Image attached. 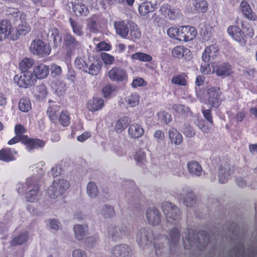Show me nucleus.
<instances>
[{"label": "nucleus", "mask_w": 257, "mask_h": 257, "mask_svg": "<svg viewBox=\"0 0 257 257\" xmlns=\"http://www.w3.org/2000/svg\"><path fill=\"white\" fill-rule=\"evenodd\" d=\"M114 27L117 35L121 37L125 38L128 33L127 24L124 21H118L114 23Z\"/></svg>", "instance_id": "obj_30"}, {"label": "nucleus", "mask_w": 257, "mask_h": 257, "mask_svg": "<svg viewBox=\"0 0 257 257\" xmlns=\"http://www.w3.org/2000/svg\"><path fill=\"white\" fill-rule=\"evenodd\" d=\"M12 25L11 22L7 20L0 22V41H3L10 37L12 39Z\"/></svg>", "instance_id": "obj_21"}, {"label": "nucleus", "mask_w": 257, "mask_h": 257, "mask_svg": "<svg viewBox=\"0 0 257 257\" xmlns=\"http://www.w3.org/2000/svg\"><path fill=\"white\" fill-rule=\"evenodd\" d=\"M189 173L193 176H200L202 173V169L199 164L195 161L189 162L187 164Z\"/></svg>", "instance_id": "obj_33"}, {"label": "nucleus", "mask_w": 257, "mask_h": 257, "mask_svg": "<svg viewBox=\"0 0 257 257\" xmlns=\"http://www.w3.org/2000/svg\"><path fill=\"white\" fill-rule=\"evenodd\" d=\"M69 22L73 32L78 36L83 35V26L78 22H75L72 18L69 19Z\"/></svg>", "instance_id": "obj_45"}, {"label": "nucleus", "mask_w": 257, "mask_h": 257, "mask_svg": "<svg viewBox=\"0 0 257 257\" xmlns=\"http://www.w3.org/2000/svg\"><path fill=\"white\" fill-rule=\"evenodd\" d=\"M59 111V108L57 105L50 106L48 108L47 114L51 120L55 121L57 119Z\"/></svg>", "instance_id": "obj_50"}, {"label": "nucleus", "mask_w": 257, "mask_h": 257, "mask_svg": "<svg viewBox=\"0 0 257 257\" xmlns=\"http://www.w3.org/2000/svg\"><path fill=\"white\" fill-rule=\"evenodd\" d=\"M127 232L126 227L124 225H115L110 224L108 226L107 233L108 237L116 240L124 235Z\"/></svg>", "instance_id": "obj_11"}, {"label": "nucleus", "mask_w": 257, "mask_h": 257, "mask_svg": "<svg viewBox=\"0 0 257 257\" xmlns=\"http://www.w3.org/2000/svg\"><path fill=\"white\" fill-rule=\"evenodd\" d=\"M14 81L20 87L27 88L34 85L36 81L33 73L31 71L22 72L20 75H15Z\"/></svg>", "instance_id": "obj_8"}, {"label": "nucleus", "mask_w": 257, "mask_h": 257, "mask_svg": "<svg viewBox=\"0 0 257 257\" xmlns=\"http://www.w3.org/2000/svg\"><path fill=\"white\" fill-rule=\"evenodd\" d=\"M130 36L133 41L139 39L141 37V33L137 25L133 26L130 31Z\"/></svg>", "instance_id": "obj_56"}, {"label": "nucleus", "mask_w": 257, "mask_h": 257, "mask_svg": "<svg viewBox=\"0 0 257 257\" xmlns=\"http://www.w3.org/2000/svg\"><path fill=\"white\" fill-rule=\"evenodd\" d=\"M111 253L113 257H131L133 250L127 245L120 244L113 246L111 250Z\"/></svg>", "instance_id": "obj_12"}, {"label": "nucleus", "mask_w": 257, "mask_h": 257, "mask_svg": "<svg viewBox=\"0 0 257 257\" xmlns=\"http://www.w3.org/2000/svg\"><path fill=\"white\" fill-rule=\"evenodd\" d=\"M180 239V233L177 227L173 228L169 233V240L173 246H175Z\"/></svg>", "instance_id": "obj_48"}, {"label": "nucleus", "mask_w": 257, "mask_h": 257, "mask_svg": "<svg viewBox=\"0 0 257 257\" xmlns=\"http://www.w3.org/2000/svg\"><path fill=\"white\" fill-rule=\"evenodd\" d=\"M34 65V61L32 58H25L19 64L20 69L23 71H28V70Z\"/></svg>", "instance_id": "obj_46"}, {"label": "nucleus", "mask_w": 257, "mask_h": 257, "mask_svg": "<svg viewBox=\"0 0 257 257\" xmlns=\"http://www.w3.org/2000/svg\"><path fill=\"white\" fill-rule=\"evenodd\" d=\"M154 11L153 5L150 2L142 3L139 8V12L141 15L145 16L149 13Z\"/></svg>", "instance_id": "obj_43"}, {"label": "nucleus", "mask_w": 257, "mask_h": 257, "mask_svg": "<svg viewBox=\"0 0 257 257\" xmlns=\"http://www.w3.org/2000/svg\"><path fill=\"white\" fill-rule=\"evenodd\" d=\"M101 58L103 62L106 65H110L112 64L114 61L113 56L106 53H102L101 54Z\"/></svg>", "instance_id": "obj_58"}, {"label": "nucleus", "mask_w": 257, "mask_h": 257, "mask_svg": "<svg viewBox=\"0 0 257 257\" xmlns=\"http://www.w3.org/2000/svg\"><path fill=\"white\" fill-rule=\"evenodd\" d=\"M72 257H88V255L85 250L77 248L72 251Z\"/></svg>", "instance_id": "obj_61"}, {"label": "nucleus", "mask_w": 257, "mask_h": 257, "mask_svg": "<svg viewBox=\"0 0 257 257\" xmlns=\"http://www.w3.org/2000/svg\"><path fill=\"white\" fill-rule=\"evenodd\" d=\"M49 66L43 64L35 66L33 69V75L36 78V80L45 78L49 74Z\"/></svg>", "instance_id": "obj_25"}, {"label": "nucleus", "mask_w": 257, "mask_h": 257, "mask_svg": "<svg viewBox=\"0 0 257 257\" xmlns=\"http://www.w3.org/2000/svg\"><path fill=\"white\" fill-rule=\"evenodd\" d=\"M148 223L152 226H157L161 222L162 215L160 211L155 207L149 208L146 212Z\"/></svg>", "instance_id": "obj_13"}, {"label": "nucleus", "mask_w": 257, "mask_h": 257, "mask_svg": "<svg viewBox=\"0 0 257 257\" xmlns=\"http://www.w3.org/2000/svg\"><path fill=\"white\" fill-rule=\"evenodd\" d=\"M162 209L168 222L176 224L180 220V210L173 203H164L162 204Z\"/></svg>", "instance_id": "obj_5"}, {"label": "nucleus", "mask_w": 257, "mask_h": 257, "mask_svg": "<svg viewBox=\"0 0 257 257\" xmlns=\"http://www.w3.org/2000/svg\"><path fill=\"white\" fill-rule=\"evenodd\" d=\"M128 133L131 138L137 139L143 136L144 130L141 125L133 123L128 127Z\"/></svg>", "instance_id": "obj_27"}, {"label": "nucleus", "mask_w": 257, "mask_h": 257, "mask_svg": "<svg viewBox=\"0 0 257 257\" xmlns=\"http://www.w3.org/2000/svg\"><path fill=\"white\" fill-rule=\"evenodd\" d=\"M63 41L67 55H71L82 47L81 44L70 33H68L64 35Z\"/></svg>", "instance_id": "obj_9"}, {"label": "nucleus", "mask_w": 257, "mask_h": 257, "mask_svg": "<svg viewBox=\"0 0 257 257\" xmlns=\"http://www.w3.org/2000/svg\"><path fill=\"white\" fill-rule=\"evenodd\" d=\"M109 78L113 81H123L127 79V74L125 71L118 67H114L108 72Z\"/></svg>", "instance_id": "obj_16"}, {"label": "nucleus", "mask_w": 257, "mask_h": 257, "mask_svg": "<svg viewBox=\"0 0 257 257\" xmlns=\"http://www.w3.org/2000/svg\"><path fill=\"white\" fill-rule=\"evenodd\" d=\"M131 119L127 116H123L116 120L114 131L117 133H121L130 124Z\"/></svg>", "instance_id": "obj_31"}, {"label": "nucleus", "mask_w": 257, "mask_h": 257, "mask_svg": "<svg viewBox=\"0 0 257 257\" xmlns=\"http://www.w3.org/2000/svg\"><path fill=\"white\" fill-rule=\"evenodd\" d=\"M210 62H202L201 64L200 71L204 74H208L211 72V68L210 67Z\"/></svg>", "instance_id": "obj_63"}, {"label": "nucleus", "mask_w": 257, "mask_h": 257, "mask_svg": "<svg viewBox=\"0 0 257 257\" xmlns=\"http://www.w3.org/2000/svg\"><path fill=\"white\" fill-rule=\"evenodd\" d=\"M160 11L165 17H168L172 20L176 19L179 14V10L178 9L172 8L168 5L162 6Z\"/></svg>", "instance_id": "obj_26"}, {"label": "nucleus", "mask_w": 257, "mask_h": 257, "mask_svg": "<svg viewBox=\"0 0 257 257\" xmlns=\"http://www.w3.org/2000/svg\"><path fill=\"white\" fill-rule=\"evenodd\" d=\"M197 33L195 28L189 26H182L179 28L171 27L167 31V34L170 37L185 42L194 39Z\"/></svg>", "instance_id": "obj_4"}, {"label": "nucleus", "mask_w": 257, "mask_h": 257, "mask_svg": "<svg viewBox=\"0 0 257 257\" xmlns=\"http://www.w3.org/2000/svg\"><path fill=\"white\" fill-rule=\"evenodd\" d=\"M187 7L192 13L198 11L203 13L207 10V3L205 0H188Z\"/></svg>", "instance_id": "obj_17"}, {"label": "nucleus", "mask_w": 257, "mask_h": 257, "mask_svg": "<svg viewBox=\"0 0 257 257\" xmlns=\"http://www.w3.org/2000/svg\"><path fill=\"white\" fill-rule=\"evenodd\" d=\"M23 144L26 145L28 151L43 148L45 145V142L39 139H29L27 136H25L24 140H23Z\"/></svg>", "instance_id": "obj_23"}, {"label": "nucleus", "mask_w": 257, "mask_h": 257, "mask_svg": "<svg viewBox=\"0 0 257 257\" xmlns=\"http://www.w3.org/2000/svg\"><path fill=\"white\" fill-rule=\"evenodd\" d=\"M52 31V36H53V41L54 44V47H57L58 46L60 45L62 38L60 35L59 31L57 29L53 28Z\"/></svg>", "instance_id": "obj_52"}, {"label": "nucleus", "mask_w": 257, "mask_h": 257, "mask_svg": "<svg viewBox=\"0 0 257 257\" xmlns=\"http://www.w3.org/2000/svg\"><path fill=\"white\" fill-rule=\"evenodd\" d=\"M181 131L186 137L192 138L195 135V131L189 125L184 124L181 129Z\"/></svg>", "instance_id": "obj_55"}, {"label": "nucleus", "mask_w": 257, "mask_h": 257, "mask_svg": "<svg viewBox=\"0 0 257 257\" xmlns=\"http://www.w3.org/2000/svg\"><path fill=\"white\" fill-rule=\"evenodd\" d=\"M73 10L77 16H86L89 13L87 6L82 3H78L73 5Z\"/></svg>", "instance_id": "obj_34"}, {"label": "nucleus", "mask_w": 257, "mask_h": 257, "mask_svg": "<svg viewBox=\"0 0 257 257\" xmlns=\"http://www.w3.org/2000/svg\"><path fill=\"white\" fill-rule=\"evenodd\" d=\"M104 105V101L101 98H93L87 103L88 109L91 111H96L101 109Z\"/></svg>", "instance_id": "obj_32"}, {"label": "nucleus", "mask_w": 257, "mask_h": 257, "mask_svg": "<svg viewBox=\"0 0 257 257\" xmlns=\"http://www.w3.org/2000/svg\"><path fill=\"white\" fill-rule=\"evenodd\" d=\"M136 238L142 248H145L154 245L156 248L159 249L160 244L157 241L164 239L165 237L161 235L158 238H155L152 229L149 227H142L137 231Z\"/></svg>", "instance_id": "obj_2"}, {"label": "nucleus", "mask_w": 257, "mask_h": 257, "mask_svg": "<svg viewBox=\"0 0 257 257\" xmlns=\"http://www.w3.org/2000/svg\"><path fill=\"white\" fill-rule=\"evenodd\" d=\"M45 166L44 162H40L36 165L31 167L35 171L34 175L28 178L25 183H19L17 185V190L19 193H23L28 190L26 195V199L30 202L38 200L40 197L38 181L44 174L43 167Z\"/></svg>", "instance_id": "obj_1"}, {"label": "nucleus", "mask_w": 257, "mask_h": 257, "mask_svg": "<svg viewBox=\"0 0 257 257\" xmlns=\"http://www.w3.org/2000/svg\"><path fill=\"white\" fill-rule=\"evenodd\" d=\"M169 137L171 143L176 145H179L182 142L183 137L181 134L174 128L169 130Z\"/></svg>", "instance_id": "obj_36"}, {"label": "nucleus", "mask_w": 257, "mask_h": 257, "mask_svg": "<svg viewBox=\"0 0 257 257\" xmlns=\"http://www.w3.org/2000/svg\"><path fill=\"white\" fill-rule=\"evenodd\" d=\"M239 10L242 15L250 21H254L257 16L253 12L249 4L245 1H242L239 5Z\"/></svg>", "instance_id": "obj_19"}, {"label": "nucleus", "mask_w": 257, "mask_h": 257, "mask_svg": "<svg viewBox=\"0 0 257 257\" xmlns=\"http://www.w3.org/2000/svg\"><path fill=\"white\" fill-rule=\"evenodd\" d=\"M219 55V49L217 46L212 45L206 48L202 55L203 62H212Z\"/></svg>", "instance_id": "obj_14"}, {"label": "nucleus", "mask_w": 257, "mask_h": 257, "mask_svg": "<svg viewBox=\"0 0 257 257\" xmlns=\"http://www.w3.org/2000/svg\"><path fill=\"white\" fill-rule=\"evenodd\" d=\"M87 64L82 58H76L75 59V65L76 67L84 72L85 71Z\"/></svg>", "instance_id": "obj_59"}, {"label": "nucleus", "mask_w": 257, "mask_h": 257, "mask_svg": "<svg viewBox=\"0 0 257 257\" xmlns=\"http://www.w3.org/2000/svg\"><path fill=\"white\" fill-rule=\"evenodd\" d=\"M231 174L230 165L225 163L221 166L218 174L219 181L221 183H225L229 179Z\"/></svg>", "instance_id": "obj_24"}, {"label": "nucleus", "mask_w": 257, "mask_h": 257, "mask_svg": "<svg viewBox=\"0 0 257 257\" xmlns=\"http://www.w3.org/2000/svg\"><path fill=\"white\" fill-rule=\"evenodd\" d=\"M51 73L53 77L59 76L62 73L61 67L56 64H52L51 68Z\"/></svg>", "instance_id": "obj_60"}, {"label": "nucleus", "mask_w": 257, "mask_h": 257, "mask_svg": "<svg viewBox=\"0 0 257 257\" xmlns=\"http://www.w3.org/2000/svg\"><path fill=\"white\" fill-rule=\"evenodd\" d=\"M212 67L213 72L218 76L225 77L232 73V67L228 63H223L218 65L212 64Z\"/></svg>", "instance_id": "obj_18"}, {"label": "nucleus", "mask_w": 257, "mask_h": 257, "mask_svg": "<svg viewBox=\"0 0 257 257\" xmlns=\"http://www.w3.org/2000/svg\"><path fill=\"white\" fill-rule=\"evenodd\" d=\"M31 31V27L26 22H23L17 28L16 33L13 34L12 39L17 40L20 35H26Z\"/></svg>", "instance_id": "obj_29"}, {"label": "nucleus", "mask_w": 257, "mask_h": 257, "mask_svg": "<svg viewBox=\"0 0 257 257\" xmlns=\"http://www.w3.org/2000/svg\"><path fill=\"white\" fill-rule=\"evenodd\" d=\"M195 233L192 230L188 231L187 236L185 238H183V243L185 248L190 249L195 244L199 249L204 247L209 242V235L204 231L199 232L196 235V238H194Z\"/></svg>", "instance_id": "obj_3"}, {"label": "nucleus", "mask_w": 257, "mask_h": 257, "mask_svg": "<svg viewBox=\"0 0 257 257\" xmlns=\"http://www.w3.org/2000/svg\"><path fill=\"white\" fill-rule=\"evenodd\" d=\"M189 50L183 46H178L174 47L172 50V56L178 59L183 58L184 54H187Z\"/></svg>", "instance_id": "obj_42"}, {"label": "nucleus", "mask_w": 257, "mask_h": 257, "mask_svg": "<svg viewBox=\"0 0 257 257\" xmlns=\"http://www.w3.org/2000/svg\"><path fill=\"white\" fill-rule=\"evenodd\" d=\"M232 238L234 246L231 249L230 254L232 257H245L243 244L241 238L237 237L236 240Z\"/></svg>", "instance_id": "obj_20"}, {"label": "nucleus", "mask_w": 257, "mask_h": 257, "mask_svg": "<svg viewBox=\"0 0 257 257\" xmlns=\"http://www.w3.org/2000/svg\"><path fill=\"white\" fill-rule=\"evenodd\" d=\"M99 213L105 218H112L115 214L113 207L109 205L101 206Z\"/></svg>", "instance_id": "obj_37"}, {"label": "nucleus", "mask_w": 257, "mask_h": 257, "mask_svg": "<svg viewBox=\"0 0 257 257\" xmlns=\"http://www.w3.org/2000/svg\"><path fill=\"white\" fill-rule=\"evenodd\" d=\"M208 102L213 107H217L221 102L220 89L218 87H211L207 90Z\"/></svg>", "instance_id": "obj_15"}, {"label": "nucleus", "mask_w": 257, "mask_h": 257, "mask_svg": "<svg viewBox=\"0 0 257 257\" xmlns=\"http://www.w3.org/2000/svg\"><path fill=\"white\" fill-rule=\"evenodd\" d=\"M96 49L99 51H108L110 49V46L104 42H101L96 45Z\"/></svg>", "instance_id": "obj_64"}, {"label": "nucleus", "mask_w": 257, "mask_h": 257, "mask_svg": "<svg viewBox=\"0 0 257 257\" xmlns=\"http://www.w3.org/2000/svg\"><path fill=\"white\" fill-rule=\"evenodd\" d=\"M178 198L186 206L191 207L196 202V196L192 190L185 187L180 190L177 193Z\"/></svg>", "instance_id": "obj_10"}, {"label": "nucleus", "mask_w": 257, "mask_h": 257, "mask_svg": "<svg viewBox=\"0 0 257 257\" xmlns=\"http://www.w3.org/2000/svg\"><path fill=\"white\" fill-rule=\"evenodd\" d=\"M29 49L34 55L42 57L49 55L51 51L50 46L45 44L40 39L34 40L30 44Z\"/></svg>", "instance_id": "obj_7"}, {"label": "nucleus", "mask_w": 257, "mask_h": 257, "mask_svg": "<svg viewBox=\"0 0 257 257\" xmlns=\"http://www.w3.org/2000/svg\"><path fill=\"white\" fill-rule=\"evenodd\" d=\"M87 26L91 32L96 33L98 31L97 22L93 17L88 19Z\"/></svg>", "instance_id": "obj_53"}, {"label": "nucleus", "mask_w": 257, "mask_h": 257, "mask_svg": "<svg viewBox=\"0 0 257 257\" xmlns=\"http://www.w3.org/2000/svg\"><path fill=\"white\" fill-rule=\"evenodd\" d=\"M87 194L91 198H95L98 194V189L96 184L93 182H90L87 186Z\"/></svg>", "instance_id": "obj_44"}, {"label": "nucleus", "mask_w": 257, "mask_h": 257, "mask_svg": "<svg viewBox=\"0 0 257 257\" xmlns=\"http://www.w3.org/2000/svg\"><path fill=\"white\" fill-rule=\"evenodd\" d=\"M227 32L235 41L241 45L245 44L243 33L238 27L235 26H230L227 29Z\"/></svg>", "instance_id": "obj_22"}, {"label": "nucleus", "mask_w": 257, "mask_h": 257, "mask_svg": "<svg viewBox=\"0 0 257 257\" xmlns=\"http://www.w3.org/2000/svg\"><path fill=\"white\" fill-rule=\"evenodd\" d=\"M29 235L28 232H24L16 236L11 241V244L13 246L22 245L25 243L28 239Z\"/></svg>", "instance_id": "obj_40"}, {"label": "nucleus", "mask_w": 257, "mask_h": 257, "mask_svg": "<svg viewBox=\"0 0 257 257\" xmlns=\"http://www.w3.org/2000/svg\"><path fill=\"white\" fill-rule=\"evenodd\" d=\"M19 108L23 112H28L31 109V103L29 99L22 98L20 99L19 103Z\"/></svg>", "instance_id": "obj_49"}, {"label": "nucleus", "mask_w": 257, "mask_h": 257, "mask_svg": "<svg viewBox=\"0 0 257 257\" xmlns=\"http://www.w3.org/2000/svg\"><path fill=\"white\" fill-rule=\"evenodd\" d=\"M88 230L86 225L76 224L73 227L75 237L78 240H83L87 235Z\"/></svg>", "instance_id": "obj_28"}, {"label": "nucleus", "mask_w": 257, "mask_h": 257, "mask_svg": "<svg viewBox=\"0 0 257 257\" xmlns=\"http://www.w3.org/2000/svg\"><path fill=\"white\" fill-rule=\"evenodd\" d=\"M60 123L64 126H68L70 123V116L68 111H62L59 118Z\"/></svg>", "instance_id": "obj_51"}, {"label": "nucleus", "mask_w": 257, "mask_h": 257, "mask_svg": "<svg viewBox=\"0 0 257 257\" xmlns=\"http://www.w3.org/2000/svg\"><path fill=\"white\" fill-rule=\"evenodd\" d=\"M158 115L159 118L160 119V120L162 122H165V123H168L170 122L171 120L170 114L167 112H160L158 114Z\"/></svg>", "instance_id": "obj_62"}, {"label": "nucleus", "mask_w": 257, "mask_h": 257, "mask_svg": "<svg viewBox=\"0 0 257 257\" xmlns=\"http://www.w3.org/2000/svg\"><path fill=\"white\" fill-rule=\"evenodd\" d=\"M98 240L97 237L89 236L85 239V244L88 248H93L97 245Z\"/></svg>", "instance_id": "obj_54"}, {"label": "nucleus", "mask_w": 257, "mask_h": 257, "mask_svg": "<svg viewBox=\"0 0 257 257\" xmlns=\"http://www.w3.org/2000/svg\"><path fill=\"white\" fill-rule=\"evenodd\" d=\"M69 187V182L64 179L57 180L53 181L49 189V195L52 198H57L61 196Z\"/></svg>", "instance_id": "obj_6"}, {"label": "nucleus", "mask_w": 257, "mask_h": 257, "mask_svg": "<svg viewBox=\"0 0 257 257\" xmlns=\"http://www.w3.org/2000/svg\"><path fill=\"white\" fill-rule=\"evenodd\" d=\"M124 101L127 106L135 107L139 103L140 96L137 93H132L125 97Z\"/></svg>", "instance_id": "obj_39"}, {"label": "nucleus", "mask_w": 257, "mask_h": 257, "mask_svg": "<svg viewBox=\"0 0 257 257\" xmlns=\"http://www.w3.org/2000/svg\"><path fill=\"white\" fill-rule=\"evenodd\" d=\"M131 58L133 60H138L143 62H150L152 60L151 55L144 53L137 52L131 56Z\"/></svg>", "instance_id": "obj_47"}, {"label": "nucleus", "mask_w": 257, "mask_h": 257, "mask_svg": "<svg viewBox=\"0 0 257 257\" xmlns=\"http://www.w3.org/2000/svg\"><path fill=\"white\" fill-rule=\"evenodd\" d=\"M171 81L174 84L182 86H185L186 84V79L181 75H177L173 77Z\"/></svg>", "instance_id": "obj_57"}, {"label": "nucleus", "mask_w": 257, "mask_h": 257, "mask_svg": "<svg viewBox=\"0 0 257 257\" xmlns=\"http://www.w3.org/2000/svg\"><path fill=\"white\" fill-rule=\"evenodd\" d=\"M15 160V157L10 149H4L0 151V160L10 162Z\"/></svg>", "instance_id": "obj_41"}, {"label": "nucleus", "mask_w": 257, "mask_h": 257, "mask_svg": "<svg viewBox=\"0 0 257 257\" xmlns=\"http://www.w3.org/2000/svg\"><path fill=\"white\" fill-rule=\"evenodd\" d=\"M101 68V64L97 61H95L90 64H87L85 72L92 75H96L99 73Z\"/></svg>", "instance_id": "obj_38"}, {"label": "nucleus", "mask_w": 257, "mask_h": 257, "mask_svg": "<svg viewBox=\"0 0 257 257\" xmlns=\"http://www.w3.org/2000/svg\"><path fill=\"white\" fill-rule=\"evenodd\" d=\"M175 114L178 116H187L191 115L190 108L184 105L175 104L173 106Z\"/></svg>", "instance_id": "obj_35"}]
</instances>
